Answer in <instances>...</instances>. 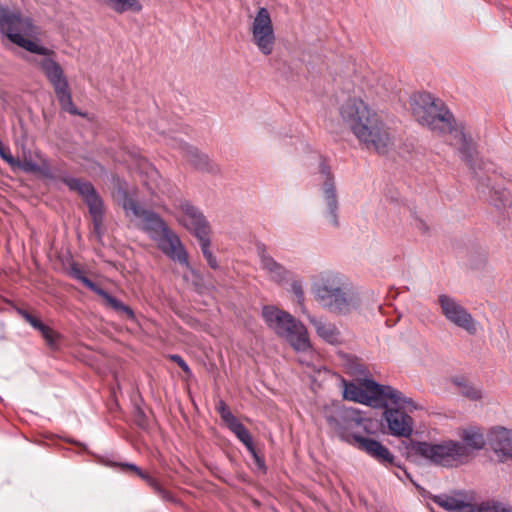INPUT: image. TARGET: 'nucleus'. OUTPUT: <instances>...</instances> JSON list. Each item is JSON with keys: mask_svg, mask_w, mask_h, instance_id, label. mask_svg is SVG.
I'll list each match as a JSON object with an SVG mask.
<instances>
[{"mask_svg": "<svg viewBox=\"0 0 512 512\" xmlns=\"http://www.w3.org/2000/svg\"><path fill=\"white\" fill-rule=\"evenodd\" d=\"M412 114L417 122L439 134H451L460 145L462 159L477 179L476 189L496 208L506 207L510 193L503 187V177L495 171L481 175L476 166V145L465 132L462 123H457L447 105L427 92L415 93L410 97Z\"/></svg>", "mask_w": 512, "mask_h": 512, "instance_id": "f257e3e1", "label": "nucleus"}, {"mask_svg": "<svg viewBox=\"0 0 512 512\" xmlns=\"http://www.w3.org/2000/svg\"><path fill=\"white\" fill-rule=\"evenodd\" d=\"M0 33L18 47L43 56L41 59H34L32 63L42 71L53 87L61 109L72 115L86 116L73 103L64 70L55 60V51L40 45L38 40L29 39L34 34V26L29 18L24 17L18 10L0 6Z\"/></svg>", "mask_w": 512, "mask_h": 512, "instance_id": "f03ea898", "label": "nucleus"}, {"mask_svg": "<svg viewBox=\"0 0 512 512\" xmlns=\"http://www.w3.org/2000/svg\"><path fill=\"white\" fill-rule=\"evenodd\" d=\"M343 123L368 150L387 154L392 146L388 128L380 115L360 98H349L339 108Z\"/></svg>", "mask_w": 512, "mask_h": 512, "instance_id": "7ed1b4c3", "label": "nucleus"}, {"mask_svg": "<svg viewBox=\"0 0 512 512\" xmlns=\"http://www.w3.org/2000/svg\"><path fill=\"white\" fill-rule=\"evenodd\" d=\"M127 215L131 213L135 218L141 220V228L157 242L158 248L171 260L185 266L192 273L194 272L189 260L188 253L180 238L154 211L142 208L126 192L121 203Z\"/></svg>", "mask_w": 512, "mask_h": 512, "instance_id": "20e7f679", "label": "nucleus"}, {"mask_svg": "<svg viewBox=\"0 0 512 512\" xmlns=\"http://www.w3.org/2000/svg\"><path fill=\"white\" fill-rule=\"evenodd\" d=\"M462 440L465 445L453 440L440 443L410 440L406 446L407 455L414 460L422 459L434 465L449 467L460 458L468 456L467 447L481 450L485 446L483 434L476 430H465Z\"/></svg>", "mask_w": 512, "mask_h": 512, "instance_id": "39448f33", "label": "nucleus"}, {"mask_svg": "<svg viewBox=\"0 0 512 512\" xmlns=\"http://www.w3.org/2000/svg\"><path fill=\"white\" fill-rule=\"evenodd\" d=\"M262 317L268 327L283 337L296 351L304 352L311 348L306 327L288 312L275 306H264Z\"/></svg>", "mask_w": 512, "mask_h": 512, "instance_id": "423d86ee", "label": "nucleus"}, {"mask_svg": "<svg viewBox=\"0 0 512 512\" xmlns=\"http://www.w3.org/2000/svg\"><path fill=\"white\" fill-rule=\"evenodd\" d=\"M343 397L346 400L365 404L370 407H384L387 400L394 403L401 401L400 391L389 385H382L372 379H364L360 383L347 382L343 379Z\"/></svg>", "mask_w": 512, "mask_h": 512, "instance_id": "0eeeda50", "label": "nucleus"}, {"mask_svg": "<svg viewBox=\"0 0 512 512\" xmlns=\"http://www.w3.org/2000/svg\"><path fill=\"white\" fill-rule=\"evenodd\" d=\"M326 422L331 431L340 438V440L355 447L356 439L363 436L355 430L363 426L366 419L363 413L352 407L337 406L325 415Z\"/></svg>", "mask_w": 512, "mask_h": 512, "instance_id": "6e6552de", "label": "nucleus"}, {"mask_svg": "<svg viewBox=\"0 0 512 512\" xmlns=\"http://www.w3.org/2000/svg\"><path fill=\"white\" fill-rule=\"evenodd\" d=\"M401 401L394 403L393 400H387V405L381 407L384 409L383 420L387 424L388 433L395 437L409 438L414 429V421L408 412L418 409V405L410 397H406L400 391Z\"/></svg>", "mask_w": 512, "mask_h": 512, "instance_id": "1a4fd4ad", "label": "nucleus"}, {"mask_svg": "<svg viewBox=\"0 0 512 512\" xmlns=\"http://www.w3.org/2000/svg\"><path fill=\"white\" fill-rule=\"evenodd\" d=\"M62 181L70 190L76 191L82 196L92 218L94 233L101 237L104 234V203L93 184L73 177L63 178Z\"/></svg>", "mask_w": 512, "mask_h": 512, "instance_id": "9d476101", "label": "nucleus"}, {"mask_svg": "<svg viewBox=\"0 0 512 512\" xmlns=\"http://www.w3.org/2000/svg\"><path fill=\"white\" fill-rule=\"evenodd\" d=\"M252 42L259 51L268 56L272 54L276 42L274 27L267 8L258 9L251 25Z\"/></svg>", "mask_w": 512, "mask_h": 512, "instance_id": "9b49d317", "label": "nucleus"}, {"mask_svg": "<svg viewBox=\"0 0 512 512\" xmlns=\"http://www.w3.org/2000/svg\"><path fill=\"white\" fill-rule=\"evenodd\" d=\"M438 303L441 308V313L447 321L465 330L470 335H474L476 333V321L471 313L455 298L446 294H441L438 297Z\"/></svg>", "mask_w": 512, "mask_h": 512, "instance_id": "f8f14e48", "label": "nucleus"}, {"mask_svg": "<svg viewBox=\"0 0 512 512\" xmlns=\"http://www.w3.org/2000/svg\"><path fill=\"white\" fill-rule=\"evenodd\" d=\"M316 301L330 313L342 316L350 314L360 306L359 299L346 283Z\"/></svg>", "mask_w": 512, "mask_h": 512, "instance_id": "ddd939ff", "label": "nucleus"}, {"mask_svg": "<svg viewBox=\"0 0 512 512\" xmlns=\"http://www.w3.org/2000/svg\"><path fill=\"white\" fill-rule=\"evenodd\" d=\"M69 274L72 278L80 281L88 289L102 297L106 301V304L114 311H116L118 314L125 315L128 319L131 320L135 318V314L129 306L125 305L119 299L112 296L103 288L99 287L96 283H94L91 279L86 277L84 275L83 270L79 268L77 265L73 264L70 267Z\"/></svg>", "mask_w": 512, "mask_h": 512, "instance_id": "4468645a", "label": "nucleus"}, {"mask_svg": "<svg viewBox=\"0 0 512 512\" xmlns=\"http://www.w3.org/2000/svg\"><path fill=\"white\" fill-rule=\"evenodd\" d=\"M356 442L357 444L355 447L357 449L365 452L380 465L386 468H401V465L395 455L380 441L363 436L362 438H357Z\"/></svg>", "mask_w": 512, "mask_h": 512, "instance_id": "2eb2a0df", "label": "nucleus"}, {"mask_svg": "<svg viewBox=\"0 0 512 512\" xmlns=\"http://www.w3.org/2000/svg\"><path fill=\"white\" fill-rule=\"evenodd\" d=\"M182 216L179 222L197 238L211 233L209 222L202 212L189 201H183L179 205Z\"/></svg>", "mask_w": 512, "mask_h": 512, "instance_id": "dca6fc26", "label": "nucleus"}, {"mask_svg": "<svg viewBox=\"0 0 512 512\" xmlns=\"http://www.w3.org/2000/svg\"><path fill=\"white\" fill-rule=\"evenodd\" d=\"M171 146L178 149L195 169L212 174L220 171L218 165L211 161L208 155L200 152L198 148L177 140H172Z\"/></svg>", "mask_w": 512, "mask_h": 512, "instance_id": "f3484780", "label": "nucleus"}, {"mask_svg": "<svg viewBox=\"0 0 512 512\" xmlns=\"http://www.w3.org/2000/svg\"><path fill=\"white\" fill-rule=\"evenodd\" d=\"M320 172L324 176L323 194L328 208L326 212V218L328 219L332 226L338 228V199L336 194L334 177L330 171L329 166L326 165L325 163H322L320 165Z\"/></svg>", "mask_w": 512, "mask_h": 512, "instance_id": "a211bd4d", "label": "nucleus"}, {"mask_svg": "<svg viewBox=\"0 0 512 512\" xmlns=\"http://www.w3.org/2000/svg\"><path fill=\"white\" fill-rule=\"evenodd\" d=\"M488 443L500 462L512 460V430L503 427L492 430Z\"/></svg>", "mask_w": 512, "mask_h": 512, "instance_id": "6ab92c4d", "label": "nucleus"}, {"mask_svg": "<svg viewBox=\"0 0 512 512\" xmlns=\"http://www.w3.org/2000/svg\"><path fill=\"white\" fill-rule=\"evenodd\" d=\"M344 278L336 272L324 271L315 276L311 284V291L315 300L331 293L345 284Z\"/></svg>", "mask_w": 512, "mask_h": 512, "instance_id": "aec40b11", "label": "nucleus"}, {"mask_svg": "<svg viewBox=\"0 0 512 512\" xmlns=\"http://www.w3.org/2000/svg\"><path fill=\"white\" fill-rule=\"evenodd\" d=\"M256 250L260 258L261 268L269 274L270 279L278 284L286 281L288 277V271L272 256L267 254L265 244L258 243L256 245Z\"/></svg>", "mask_w": 512, "mask_h": 512, "instance_id": "412c9836", "label": "nucleus"}, {"mask_svg": "<svg viewBox=\"0 0 512 512\" xmlns=\"http://www.w3.org/2000/svg\"><path fill=\"white\" fill-rule=\"evenodd\" d=\"M107 465H109L111 467H119L121 469V471H123V472H133V473H135L139 478L144 480L147 483V485L150 486L153 489V491L158 496H160L162 499L170 500L172 498L171 497V493L168 490H166L159 483V481L156 478L152 477L147 472H144L137 465H135L133 463H127V462H120V463L109 462V463H107Z\"/></svg>", "mask_w": 512, "mask_h": 512, "instance_id": "4be33fe9", "label": "nucleus"}, {"mask_svg": "<svg viewBox=\"0 0 512 512\" xmlns=\"http://www.w3.org/2000/svg\"><path fill=\"white\" fill-rule=\"evenodd\" d=\"M308 319L315 328L317 335L322 340L331 345H339L342 343L341 332L334 323L314 316H308Z\"/></svg>", "mask_w": 512, "mask_h": 512, "instance_id": "5701e85b", "label": "nucleus"}, {"mask_svg": "<svg viewBox=\"0 0 512 512\" xmlns=\"http://www.w3.org/2000/svg\"><path fill=\"white\" fill-rule=\"evenodd\" d=\"M432 500L449 512H475V507L472 504L447 494L435 495Z\"/></svg>", "mask_w": 512, "mask_h": 512, "instance_id": "b1692460", "label": "nucleus"}, {"mask_svg": "<svg viewBox=\"0 0 512 512\" xmlns=\"http://www.w3.org/2000/svg\"><path fill=\"white\" fill-rule=\"evenodd\" d=\"M451 382L458 388L459 393L463 397L471 401H478L482 399V391L471 382H469L465 377H453Z\"/></svg>", "mask_w": 512, "mask_h": 512, "instance_id": "393cba45", "label": "nucleus"}, {"mask_svg": "<svg viewBox=\"0 0 512 512\" xmlns=\"http://www.w3.org/2000/svg\"><path fill=\"white\" fill-rule=\"evenodd\" d=\"M105 3L117 13H123L128 10L139 12L142 9V5L138 0H105Z\"/></svg>", "mask_w": 512, "mask_h": 512, "instance_id": "a878e982", "label": "nucleus"}, {"mask_svg": "<svg viewBox=\"0 0 512 512\" xmlns=\"http://www.w3.org/2000/svg\"><path fill=\"white\" fill-rule=\"evenodd\" d=\"M202 254L204 258L206 259L209 267L213 270H217L219 268V264L217 262L216 257L213 255L212 251L210 250L211 240H210V234H206L205 236L197 237Z\"/></svg>", "mask_w": 512, "mask_h": 512, "instance_id": "bb28decb", "label": "nucleus"}, {"mask_svg": "<svg viewBox=\"0 0 512 512\" xmlns=\"http://www.w3.org/2000/svg\"><path fill=\"white\" fill-rule=\"evenodd\" d=\"M227 427L236 435V437L245 445V447H249L250 443L253 442L248 429L238 419H236Z\"/></svg>", "mask_w": 512, "mask_h": 512, "instance_id": "cd10ccee", "label": "nucleus"}, {"mask_svg": "<svg viewBox=\"0 0 512 512\" xmlns=\"http://www.w3.org/2000/svg\"><path fill=\"white\" fill-rule=\"evenodd\" d=\"M39 332L51 350H57L59 348V341L61 340L62 336L58 332L46 324L39 330Z\"/></svg>", "mask_w": 512, "mask_h": 512, "instance_id": "c85d7f7f", "label": "nucleus"}, {"mask_svg": "<svg viewBox=\"0 0 512 512\" xmlns=\"http://www.w3.org/2000/svg\"><path fill=\"white\" fill-rule=\"evenodd\" d=\"M477 512H512V509L504 506L500 502L487 501L478 506Z\"/></svg>", "mask_w": 512, "mask_h": 512, "instance_id": "c756f323", "label": "nucleus"}, {"mask_svg": "<svg viewBox=\"0 0 512 512\" xmlns=\"http://www.w3.org/2000/svg\"><path fill=\"white\" fill-rule=\"evenodd\" d=\"M216 411L219 413L221 419L223 420V422L227 426H229L232 422H234L237 419L232 414V412L230 411L229 407L227 406V404L223 400H220L216 404Z\"/></svg>", "mask_w": 512, "mask_h": 512, "instance_id": "7c9ffc66", "label": "nucleus"}, {"mask_svg": "<svg viewBox=\"0 0 512 512\" xmlns=\"http://www.w3.org/2000/svg\"><path fill=\"white\" fill-rule=\"evenodd\" d=\"M16 312L21 316L27 323H29L34 329L40 330L45 325L38 317L34 316L25 309L17 308Z\"/></svg>", "mask_w": 512, "mask_h": 512, "instance_id": "2f4dec72", "label": "nucleus"}, {"mask_svg": "<svg viewBox=\"0 0 512 512\" xmlns=\"http://www.w3.org/2000/svg\"><path fill=\"white\" fill-rule=\"evenodd\" d=\"M133 419L138 427L142 429H146L148 427V418L140 406H135L133 411Z\"/></svg>", "mask_w": 512, "mask_h": 512, "instance_id": "473e14b6", "label": "nucleus"}, {"mask_svg": "<svg viewBox=\"0 0 512 512\" xmlns=\"http://www.w3.org/2000/svg\"><path fill=\"white\" fill-rule=\"evenodd\" d=\"M291 291L292 293L295 295V297L297 298V302L298 304L301 306L302 308V311H305V306H304V290H303V287H302V283L300 281H293L291 283Z\"/></svg>", "mask_w": 512, "mask_h": 512, "instance_id": "72a5a7b5", "label": "nucleus"}, {"mask_svg": "<svg viewBox=\"0 0 512 512\" xmlns=\"http://www.w3.org/2000/svg\"><path fill=\"white\" fill-rule=\"evenodd\" d=\"M168 357L171 361L175 362L185 374L191 375L192 372L190 367L179 354H171Z\"/></svg>", "mask_w": 512, "mask_h": 512, "instance_id": "f704fd0d", "label": "nucleus"}, {"mask_svg": "<svg viewBox=\"0 0 512 512\" xmlns=\"http://www.w3.org/2000/svg\"><path fill=\"white\" fill-rule=\"evenodd\" d=\"M415 227L420 230L422 233H426L428 231V226L427 224L420 218L418 217H415V223H414Z\"/></svg>", "mask_w": 512, "mask_h": 512, "instance_id": "c9c22d12", "label": "nucleus"}, {"mask_svg": "<svg viewBox=\"0 0 512 512\" xmlns=\"http://www.w3.org/2000/svg\"><path fill=\"white\" fill-rule=\"evenodd\" d=\"M256 465L258 466L259 469H262L263 471L266 470V466H265V461L263 459V457H261L260 455L256 456V457H253Z\"/></svg>", "mask_w": 512, "mask_h": 512, "instance_id": "e433bc0d", "label": "nucleus"}, {"mask_svg": "<svg viewBox=\"0 0 512 512\" xmlns=\"http://www.w3.org/2000/svg\"><path fill=\"white\" fill-rule=\"evenodd\" d=\"M25 161L34 162L30 151L23 150V157H22V160H20V162H25Z\"/></svg>", "mask_w": 512, "mask_h": 512, "instance_id": "4c0bfd02", "label": "nucleus"}, {"mask_svg": "<svg viewBox=\"0 0 512 512\" xmlns=\"http://www.w3.org/2000/svg\"><path fill=\"white\" fill-rule=\"evenodd\" d=\"M246 448H247V450L249 451V453L251 454L252 457H256V456L259 455V453L257 452L253 442H251L250 446L246 447Z\"/></svg>", "mask_w": 512, "mask_h": 512, "instance_id": "58836bf2", "label": "nucleus"}, {"mask_svg": "<svg viewBox=\"0 0 512 512\" xmlns=\"http://www.w3.org/2000/svg\"><path fill=\"white\" fill-rule=\"evenodd\" d=\"M404 473H405L406 477L412 481L410 474L406 470H404Z\"/></svg>", "mask_w": 512, "mask_h": 512, "instance_id": "ea45409f", "label": "nucleus"}]
</instances>
